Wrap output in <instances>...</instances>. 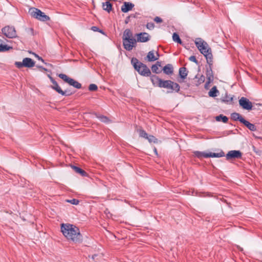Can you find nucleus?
<instances>
[{"label":"nucleus","mask_w":262,"mask_h":262,"mask_svg":"<svg viewBox=\"0 0 262 262\" xmlns=\"http://www.w3.org/2000/svg\"><path fill=\"white\" fill-rule=\"evenodd\" d=\"M61 231L63 235L68 239L74 243H81L82 236L79 229L76 226L70 224H62Z\"/></svg>","instance_id":"obj_1"},{"label":"nucleus","mask_w":262,"mask_h":262,"mask_svg":"<svg viewBox=\"0 0 262 262\" xmlns=\"http://www.w3.org/2000/svg\"><path fill=\"white\" fill-rule=\"evenodd\" d=\"M195 44L201 53L206 57L207 63L210 65L212 64V54L208 45L201 38L196 39Z\"/></svg>","instance_id":"obj_2"},{"label":"nucleus","mask_w":262,"mask_h":262,"mask_svg":"<svg viewBox=\"0 0 262 262\" xmlns=\"http://www.w3.org/2000/svg\"><path fill=\"white\" fill-rule=\"evenodd\" d=\"M132 62L133 63L134 67L138 73L144 76H148L151 72L149 69L144 64L139 62L136 59H132Z\"/></svg>","instance_id":"obj_3"},{"label":"nucleus","mask_w":262,"mask_h":262,"mask_svg":"<svg viewBox=\"0 0 262 262\" xmlns=\"http://www.w3.org/2000/svg\"><path fill=\"white\" fill-rule=\"evenodd\" d=\"M29 12L32 17L40 21H46L50 19V17L46 15L38 9L31 8L29 9Z\"/></svg>","instance_id":"obj_4"},{"label":"nucleus","mask_w":262,"mask_h":262,"mask_svg":"<svg viewBox=\"0 0 262 262\" xmlns=\"http://www.w3.org/2000/svg\"><path fill=\"white\" fill-rule=\"evenodd\" d=\"M195 156L199 158H220L225 156V153L222 150H218V152H201V151H195L194 152Z\"/></svg>","instance_id":"obj_5"},{"label":"nucleus","mask_w":262,"mask_h":262,"mask_svg":"<svg viewBox=\"0 0 262 262\" xmlns=\"http://www.w3.org/2000/svg\"><path fill=\"white\" fill-rule=\"evenodd\" d=\"M160 88L170 89L171 90L170 92H172L173 91L178 92L179 91L180 88L178 83L171 80H162V82H161Z\"/></svg>","instance_id":"obj_6"},{"label":"nucleus","mask_w":262,"mask_h":262,"mask_svg":"<svg viewBox=\"0 0 262 262\" xmlns=\"http://www.w3.org/2000/svg\"><path fill=\"white\" fill-rule=\"evenodd\" d=\"M58 77L62 79L64 81L69 83L70 85L74 86L77 89H80L81 87V84L78 81H75L74 79L68 77L67 75L64 74H59Z\"/></svg>","instance_id":"obj_7"},{"label":"nucleus","mask_w":262,"mask_h":262,"mask_svg":"<svg viewBox=\"0 0 262 262\" xmlns=\"http://www.w3.org/2000/svg\"><path fill=\"white\" fill-rule=\"evenodd\" d=\"M3 33L8 38H13L17 37L15 29L12 26H6L2 30Z\"/></svg>","instance_id":"obj_8"},{"label":"nucleus","mask_w":262,"mask_h":262,"mask_svg":"<svg viewBox=\"0 0 262 262\" xmlns=\"http://www.w3.org/2000/svg\"><path fill=\"white\" fill-rule=\"evenodd\" d=\"M239 104L243 109L248 111L251 110L253 106L252 102L248 99L244 97L239 100Z\"/></svg>","instance_id":"obj_9"},{"label":"nucleus","mask_w":262,"mask_h":262,"mask_svg":"<svg viewBox=\"0 0 262 262\" xmlns=\"http://www.w3.org/2000/svg\"><path fill=\"white\" fill-rule=\"evenodd\" d=\"M136 40L134 38L123 39V44L124 48L128 51L132 50L136 44Z\"/></svg>","instance_id":"obj_10"},{"label":"nucleus","mask_w":262,"mask_h":262,"mask_svg":"<svg viewBox=\"0 0 262 262\" xmlns=\"http://www.w3.org/2000/svg\"><path fill=\"white\" fill-rule=\"evenodd\" d=\"M242 153L239 150H230L226 155L227 160L241 158Z\"/></svg>","instance_id":"obj_11"},{"label":"nucleus","mask_w":262,"mask_h":262,"mask_svg":"<svg viewBox=\"0 0 262 262\" xmlns=\"http://www.w3.org/2000/svg\"><path fill=\"white\" fill-rule=\"evenodd\" d=\"M51 81L53 83V85L51 86V88L55 90L57 92H58L59 94H61L62 96L64 95H69L70 94H67V91H63L61 90L60 87L58 85V83L56 81L54 80V79L50 75L48 76Z\"/></svg>","instance_id":"obj_12"},{"label":"nucleus","mask_w":262,"mask_h":262,"mask_svg":"<svg viewBox=\"0 0 262 262\" xmlns=\"http://www.w3.org/2000/svg\"><path fill=\"white\" fill-rule=\"evenodd\" d=\"M137 41L145 42L148 41L150 39V36L147 33L143 32L137 34Z\"/></svg>","instance_id":"obj_13"},{"label":"nucleus","mask_w":262,"mask_h":262,"mask_svg":"<svg viewBox=\"0 0 262 262\" xmlns=\"http://www.w3.org/2000/svg\"><path fill=\"white\" fill-rule=\"evenodd\" d=\"M159 55L157 52L156 53L154 51H149L146 56L147 60L148 61H154L158 59Z\"/></svg>","instance_id":"obj_14"},{"label":"nucleus","mask_w":262,"mask_h":262,"mask_svg":"<svg viewBox=\"0 0 262 262\" xmlns=\"http://www.w3.org/2000/svg\"><path fill=\"white\" fill-rule=\"evenodd\" d=\"M134 7V5L133 4L125 2L123 3L121 9L123 12L126 13L128 11L132 10Z\"/></svg>","instance_id":"obj_15"},{"label":"nucleus","mask_w":262,"mask_h":262,"mask_svg":"<svg viewBox=\"0 0 262 262\" xmlns=\"http://www.w3.org/2000/svg\"><path fill=\"white\" fill-rule=\"evenodd\" d=\"M23 64L25 67L32 68L35 66V62L30 58H25L23 60Z\"/></svg>","instance_id":"obj_16"},{"label":"nucleus","mask_w":262,"mask_h":262,"mask_svg":"<svg viewBox=\"0 0 262 262\" xmlns=\"http://www.w3.org/2000/svg\"><path fill=\"white\" fill-rule=\"evenodd\" d=\"M150 80L154 85L158 86L159 87H160L161 82H162V80L156 75L151 76L150 77Z\"/></svg>","instance_id":"obj_17"},{"label":"nucleus","mask_w":262,"mask_h":262,"mask_svg":"<svg viewBox=\"0 0 262 262\" xmlns=\"http://www.w3.org/2000/svg\"><path fill=\"white\" fill-rule=\"evenodd\" d=\"M163 72L167 75H170L173 73V67L170 64L166 65L163 69Z\"/></svg>","instance_id":"obj_18"},{"label":"nucleus","mask_w":262,"mask_h":262,"mask_svg":"<svg viewBox=\"0 0 262 262\" xmlns=\"http://www.w3.org/2000/svg\"><path fill=\"white\" fill-rule=\"evenodd\" d=\"M251 131H255L256 127L254 124H252L246 120H243V123Z\"/></svg>","instance_id":"obj_19"},{"label":"nucleus","mask_w":262,"mask_h":262,"mask_svg":"<svg viewBox=\"0 0 262 262\" xmlns=\"http://www.w3.org/2000/svg\"><path fill=\"white\" fill-rule=\"evenodd\" d=\"M179 73L180 76L183 79H185L188 74V72L187 71V69L185 67H182V68H180Z\"/></svg>","instance_id":"obj_20"},{"label":"nucleus","mask_w":262,"mask_h":262,"mask_svg":"<svg viewBox=\"0 0 262 262\" xmlns=\"http://www.w3.org/2000/svg\"><path fill=\"white\" fill-rule=\"evenodd\" d=\"M231 118L234 120H238L241 123H243V120H245L244 118L238 113H234L231 114Z\"/></svg>","instance_id":"obj_21"},{"label":"nucleus","mask_w":262,"mask_h":262,"mask_svg":"<svg viewBox=\"0 0 262 262\" xmlns=\"http://www.w3.org/2000/svg\"><path fill=\"white\" fill-rule=\"evenodd\" d=\"M134 38L131 31L129 29H126L123 33V39Z\"/></svg>","instance_id":"obj_22"},{"label":"nucleus","mask_w":262,"mask_h":262,"mask_svg":"<svg viewBox=\"0 0 262 262\" xmlns=\"http://www.w3.org/2000/svg\"><path fill=\"white\" fill-rule=\"evenodd\" d=\"M12 47L3 44V40L0 38V52H5L12 49Z\"/></svg>","instance_id":"obj_23"},{"label":"nucleus","mask_w":262,"mask_h":262,"mask_svg":"<svg viewBox=\"0 0 262 262\" xmlns=\"http://www.w3.org/2000/svg\"><path fill=\"white\" fill-rule=\"evenodd\" d=\"M103 9L110 12L112 9V5L109 2H106L102 3Z\"/></svg>","instance_id":"obj_24"},{"label":"nucleus","mask_w":262,"mask_h":262,"mask_svg":"<svg viewBox=\"0 0 262 262\" xmlns=\"http://www.w3.org/2000/svg\"><path fill=\"white\" fill-rule=\"evenodd\" d=\"M71 168L75 171V172L79 173L82 176H84L86 174V172L79 167L72 165L71 166Z\"/></svg>","instance_id":"obj_25"},{"label":"nucleus","mask_w":262,"mask_h":262,"mask_svg":"<svg viewBox=\"0 0 262 262\" xmlns=\"http://www.w3.org/2000/svg\"><path fill=\"white\" fill-rule=\"evenodd\" d=\"M215 120L217 121H222L224 123H227L228 120V118L225 116L220 115L215 117Z\"/></svg>","instance_id":"obj_26"},{"label":"nucleus","mask_w":262,"mask_h":262,"mask_svg":"<svg viewBox=\"0 0 262 262\" xmlns=\"http://www.w3.org/2000/svg\"><path fill=\"white\" fill-rule=\"evenodd\" d=\"M218 91L215 86L213 87L209 92V96L210 97H215L217 95Z\"/></svg>","instance_id":"obj_27"},{"label":"nucleus","mask_w":262,"mask_h":262,"mask_svg":"<svg viewBox=\"0 0 262 262\" xmlns=\"http://www.w3.org/2000/svg\"><path fill=\"white\" fill-rule=\"evenodd\" d=\"M172 39H173V40L175 42H177L180 44H181L182 43V41H181V39L180 38V37L179 36V35L176 33H174L172 35Z\"/></svg>","instance_id":"obj_28"},{"label":"nucleus","mask_w":262,"mask_h":262,"mask_svg":"<svg viewBox=\"0 0 262 262\" xmlns=\"http://www.w3.org/2000/svg\"><path fill=\"white\" fill-rule=\"evenodd\" d=\"M207 77L208 79V83H209L210 82L212 81L213 80V76L212 74L211 71H208L207 73Z\"/></svg>","instance_id":"obj_29"},{"label":"nucleus","mask_w":262,"mask_h":262,"mask_svg":"<svg viewBox=\"0 0 262 262\" xmlns=\"http://www.w3.org/2000/svg\"><path fill=\"white\" fill-rule=\"evenodd\" d=\"M138 132L139 133V136L140 137H143L144 138H145L146 139L147 138V134L145 132V130H144L143 129H139L138 130Z\"/></svg>","instance_id":"obj_30"},{"label":"nucleus","mask_w":262,"mask_h":262,"mask_svg":"<svg viewBox=\"0 0 262 262\" xmlns=\"http://www.w3.org/2000/svg\"><path fill=\"white\" fill-rule=\"evenodd\" d=\"M146 139H147L149 142H158L157 139H156L154 136L152 135L147 136V138H146Z\"/></svg>","instance_id":"obj_31"},{"label":"nucleus","mask_w":262,"mask_h":262,"mask_svg":"<svg viewBox=\"0 0 262 262\" xmlns=\"http://www.w3.org/2000/svg\"><path fill=\"white\" fill-rule=\"evenodd\" d=\"M66 202H68V203H71L72 204H73V205H78L79 204V200H78L77 199H72V200H67Z\"/></svg>","instance_id":"obj_32"},{"label":"nucleus","mask_w":262,"mask_h":262,"mask_svg":"<svg viewBox=\"0 0 262 262\" xmlns=\"http://www.w3.org/2000/svg\"><path fill=\"white\" fill-rule=\"evenodd\" d=\"M151 70L152 72L155 73H158L159 71V66L157 64H154L151 67Z\"/></svg>","instance_id":"obj_33"},{"label":"nucleus","mask_w":262,"mask_h":262,"mask_svg":"<svg viewBox=\"0 0 262 262\" xmlns=\"http://www.w3.org/2000/svg\"><path fill=\"white\" fill-rule=\"evenodd\" d=\"M97 89V86L95 84H91L89 86V90L91 91H96Z\"/></svg>","instance_id":"obj_34"},{"label":"nucleus","mask_w":262,"mask_h":262,"mask_svg":"<svg viewBox=\"0 0 262 262\" xmlns=\"http://www.w3.org/2000/svg\"><path fill=\"white\" fill-rule=\"evenodd\" d=\"M195 78H199V83H202L205 80V77L201 75H196L195 76Z\"/></svg>","instance_id":"obj_35"},{"label":"nucleus","mask_w":262,"mask_h":262,"mask_svg":"<svg viewBox=\"0 0 262 262\" xmlns=\"http://www.w3.org/2000/svg\"><path fill=\"white\" fill-rule=\"evenodd\" d=\"M154 27L155 25L152 23H148L146 25L147 28L150 30L154 29Z\"/></svg>","instance_id":"obj_36"},{"label":"nucleus","mask_w":262,"mask_h":262,"mask_svg":"<svg viewBox=\"0 0 262 262\" xmlns=\"http://www.w3.org/2000/svg\"><path fill=\"white\" fill-rule=\"evenodd\" d=\"M98 118L102 122H106L108 120V119L106 117L104 116H101L99 117Z\"/></svg>","instance_id":"obj_37"},{"label":"nucleus","mask_w":262,"mask_h":262,"mask_svg":"<svg viewBox=\"0 0 262 262\" xmlns=\"http://www.w3.org/2000/svg\"><path fill=\"white\" fill-rule=\"evenodd\" d=\"M15 64L18 68H21L24 67V64H23V61L22 62H16Z\"/></svg>","instance_id":"obj_38"},{"label":"nucleus","mask_w":262,"mask_h":262,"mask_svg":"<svg viewBox=\"0 0 262 262\" xmlns=\"http://www.w3.org/2000/svg\"><path fill=\"white\" fill-rule=\"evenodd\" d=\"M154 21L155 22H156L157 23H161L163 21L162 19L158 17V16H156L155 18H154Z\"/></svg>","instance_id":"obj_39"},{"label":"nucleus","mask_w":262,"mask_h":262,"mask_svg":"<svg viewBox=\"0 0 262 262\" xmlns=\"http://www.w3.org/2000/svg\"><path fill=\"white\" fill-rule=\"evenodd\" d=\"M189 59L192 62H194L196 63H198V61L194 56H191L189 58Z\"/></svg>","instance_id":"obj_40"},{"label":"nucleus","mask_w":262,"mask_h":262,"mask_svg":"<svg viewBox=\"0 0 262 262\" xmlns=\"http://www.w3.org/2000/svg\"><path fill=\"white\" fill-rule=\"evenodd\" d=\"M27 31L30 32L31 35H33V29L32 28H29Z\"/></svg>","instance_id":"obj_41"},{"label":"nucleus","mask_w":262,"mask_h":262,"mask_svg":"<svg viewBox=\"0 0 262 262\" xmlns=\"http://www.w3.org/2000/svg\"><path fill=\"white\" fill-rule=\"evenodd\" d=\"M35 57H36L38 60H40L42 62H44V60L42 59V58L40 57H39L38 55L35 54Z\"/></svg>","instance_id":"obj_42"},{"label":"nucleus","mask_w":262,"mask_h":262,"mask_svg":"<svg viewBox=\"0 0 262 262\" xmlns=\"http://www.w3.org/2000/svg\"><path fill=\"white\" fill-rule=\"evenodd\" d=\"M92 29L94 31H98V28L97 27H93L92 28Z\"/></svg>","instance_id":"obj_43"},{"label":"nucleus","mask_w":262,"mask_h":262,"mask_svg":"<svg viewBox=\"0 0 262 262\" xmlns=\"http://www.w3.org/2000/svg\"><path fill=\"white\" fill-rule=\"evenodd\" d=\"M41 70H44V71H47V69L43 67H41Z\"/></svg>","instance_id":"obj_44"},{"label":"nucleus","mask_w":262,"mask_h":262,"mask_svg":"<svg viewBox=\"0 0 262 262\" xmlns=\"http://www.w3.org/2000/svg\"><path fill=\"white\" fill-rule=\"evenodd\" d=\"M37 67H38V68H39V69H41V67H41V66H38Z\"/></svg>","instance_id":"obj_45"},{"label":"nucleus","mask_w":262,"mask_h":262,"mask_svg":"<svg viewBox=\"0 0 262 262\" xmlns=\"http://www.w3.org/2000/svg\"><path fill=\"white\" fill-rule=\"evenodd\" d=\"M95 256L96 255H94V256H92L93 259H94V258H95L94 256Z\"/></svg>","instance_id":"obj_46"},{"label":"nucleus","mask_w":262,"mask_h":262,"mask_svg":"<svg viewBox=\"0 0 262 262\" xmlns=\"http://www.w3.org/2000/svg\"><path fill=\"white\" fill-rule=\"evenodd\" d=\"M155 152H157V149L156 148L155 149Z\"/></svg>","instance_id":"obj_47"}]
</instances>
